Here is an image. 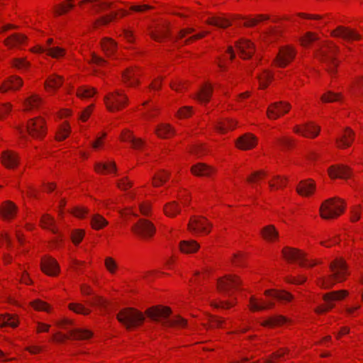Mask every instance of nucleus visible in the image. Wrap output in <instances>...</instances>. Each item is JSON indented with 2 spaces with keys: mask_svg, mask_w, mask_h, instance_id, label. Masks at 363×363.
Wrapping results in <instances>:
<instances>
[{
  "mask_svg": "<svg viewBox=\"0 0 363 363\" xmlns=\"http://www.w3.org/2000/svg\"><path fill=\"white\" fill-rule=\"evenodd\" d=\"M332 274L328 277L320 278L318 284L324 289L332 287L335 282H340L345 279L347 275V267L342 259H337L330 264Z\"/></svg>",
  "mask_w": 363,
  "mask_h": 363,
  "instance_id": "2",
  "label": "nucleus"
},
{
  "mask_svg": "<svg viewBox=\"0 0 363 363\" xmlns=\"http://www.w3.org/2000/svg\"><path fill=\"white\" fill-rule=\"evenodd\" d=\"M332 35L336 37H341L348 41L359 38V35L354 30L342 26L337 27L336 30L333 31Z\"/></svg>",
  "mask_w": 363,
  "mask_h": 363,
  "instance_id": "22",
  "label": "nucleus"
},
{
  "mask_svg": "<svg viewBox=\"0 0 363 363\" xmlns=\"http://www.w3.org/2000/svg\"><path fill=\"white\" fill-rule=\"evenodd\" d=\"M96 93V90L91 87L83 86L77 91V96L81 98H89Z\"/></svg>",
  "mask_w": 363,
  "mask_h": 363,
  "instance_id": "51",
  "label": "nucleus"
},
{
  "mask_svg": "<svg viewBox=\"0 0 363 363\" xmlns=\"http://www.w3.org/2000/svg\"><path fill=\"white\" fill-rule=\"evenodd\" d=\"M316 40H318V37L315 34L311 32H308L303 38H301V43L302 45L307 46L311 43Z\"/></svg>",
  "mask_w": 363,
  "mask_h": 363,
  "instance_id": "57",
  "label": "nucleus"
},
{
  "mask_svg": "<svg viewBox=\"0 0 363 363\" xmlns=\"http://www.w3.org/2000/svg\"><path fill=\"white\" fill-rule=\"evenodd\" d=\"M264 295L268 297H271L272 298H276L279 301H289L293 298L292 295L289 292L275 289L266 290L264 291Z\"/></svg>",
  "mask_w": 363,
  "mask_h": 363,
  "instance_id": "28",
  "label": "nucleus"
},
{
  "mask_svg": "<svg viewBox=\"0 0 363 363\" xmlns=\"http://www.w3.org/2000/svg\"><path fill=\"white\" fill-rule=\"evenodd\" d=\"M71 213L76 217L83 218L88 213V210L84 207H75Z\"/></svg>",
  "mask_w": 363,
  "mask_h": 363,
  "instance_id": "63",
  "label": "nucleus"
},
{
  "mask_svg": "<svg viewBox=\"0 0 363 363\" xmlns=\"http://www.w3.org/2000/svg\"><path fill=\"white\" fill-rule=\"evenodd\" d=\"M1 162L7 168H14L18 164V157L16 153L11 151H4L1 155Z\"/></svg>",
  "mask_w": 363,
  "mask_h": 363,
  "instance_id": "25",
  "label": "nucleus"
},
{
  "mask_svg": "<svg viewBox=\"0 0 363 363\" xmlns=\"http://www.w3.org/2000/svg\"><path fill=\"white\" fill-rule=\"evenodd\" d=\"M214 172L213 167L203 163H199L191 167V172L199 177H209Z\"/></svg>",
  "mask_w": 363,
  "mask_h": 363,
  "instance_id": "29",
  "label": "nucleus"
},
{
  "mask_svg": "<svg viewBox=\"0 0 363 363\" xmlns=\"http://www.w3.org/2000/svg\"><path fill=\"white\" fill-rule=\"evenodd\" d=\"M69 335L58 333V337L57 340L58 341H64L66 339L72 338L74 340H85L91 337L92 333L87 330H82V329H73L69 331Z\"/></svg>",
  "mask_w": 363,
  "mask_h": 363,
  "instance_id": "16",
  "label": "nucleus"
},
{
  "mask_svg": "<svg viewBox=\"0 0 363 363\" xmlns=\"http://www.w3.org/2000/svg\"><path fill=\"white\" fill-rule=\"evenodd\" d=\"M288 349H281L280 350L273 353L269 358L265 360V363H275L276 360L281 358L285 353L288 352Z\"/></svg>",
  "mask_w": 363,
  "mask_h": 363,
  "instance_id": "56",
  "label": "nucleus"
},
{
  "mask_svg": "<svg viewBox=\"0 0 363 363\" xmlns=\"http://www.w3.org/2000/svg\"><path fill=\"white\" fill-rule=\"evenodd\" d=\"M257 144V138L250 133H246L238 138L236 146L242 150H247L253 148Z\"/></svg>",
  "mask_w": 363,
  "mask_h": 363,
  "instance_id": "18",
  "label": "nucleus"
},
{
  "mask_svg": "<svg viewBox=\"0 0 363 363\" xmlns=\"http://www.w3.org/2000/svg\"><path fill=\"white\" fill-rule=\"evenodd\" d=\"M290 108L291 106L288 103L284 101L274 102L269 106L267 114L269 118L277 119L287 113Z\"/></svg>",
  "mask_w": 363,
  "mask_h": 363,
  "instance_id": "12",
  "label": "nucleus"
},
{
  "mask_svg": "<svg viewBox=\"0 0 363 363\" xmlns=\"http://www.w3.org/2000/svg\"><path fill=\"white\" fill-rule=\"evenodd\" d=\"M104 101L110 111H115L120 110L127 104L128 98L120 91L116 90L108 94L104 97Z\"/></svg>",
  "mask_w": 363,
  "mask_h": 363,
  "instance_id": "7",
  "label": "nucleus"
},
{
  "mask_svg": "<svg viewBox=\"0 0 363 363\" xmlns=\"http://www.w3.org/2000/svg\"><path fill=\"white\" fill-rule=\"evenodd\" d=\"M241 281L235 275H227L218 281V291L225 296H230L234 291L238 290Z\"/></svg>",
  "mask_w": 363,
  "mask_h": 363,
  "instance_id": "6",
  "label": "nucleus"
},
{
  "mask_svg": "<svg viewBox=\"0 0 363 363\" xmlns=\"http://www.w3.org/2000/svg\"><path fill=\"white\" fill-rule=\"evenodd\" d=\"M236 47L243 59L251 57L255 50L254 44L247 40H240L237 43Z\"/></svg>",
  "mask_w": 363,
  "mask_h": 363,
  "instance_id": "20",
  "label": "nucleus"
},
{
  "mask_svg": "<svg viewBox=\"0 0 363 363\" xmlns=\"http://www.w3.org/2000/svg\"><path fill=\"white\" fill-rule=\"evenodd\" d=\"M18 325L16 319L10 315H4L0 317V327L11 326L15 328Z\"/></svg>",
  "mask_w": 363,
  "mask_h": 363,
  "instance_id": "47",
  "label": "nucleus"
},
{
  "mask_svg": "<svg viewBox=\"0 0 363 363\" xmlns=\"http://www.w3.org/2000/svg\"><path fill=\"white\" fill-rule=\"evenodd\" d=\"M341 199L332 198L325 201L320 208V216L324 219H332L340 216L344 211Z\"/></svg>",
  "mask_w": 363,
  "mask_h": 363,
  "instance_id": "4",
  "label": "nucleus"
},
{
  "mask_svg": "<svg viewBox=\"0 0 363 363\" xmlns=\"http://www.w3.org/2000/svg\"><path fill=\"white\" fill-rule=\"evenodd\" d=\"M315 189L314 182H301L296 187V191L301 196H309Z\"/></svg>",
  "mask_w": 363,
  "mask_h": 363,
  "instance_id": "31",
  "label": "nucleus"
},
{
  "mask_svg": "<svg viewBox=\"0 0 363 363\" xmlns=\"http://www.w3.org/2000/svg\"><path fill=\"white\" fill-rule=\"evenodd\" d=\"M68 3H63L59 5L58 8L56 9L55 13L57 15H62L67 12L69 9H72L74 5L72 4L73 0H67Z\"/></svg>",
  "mask_w": 363,
  "mask_h": 363,
  "instance_id": "55",
  "label": "nucleus"
},
{
  "mask_svg": "<svg viewBox=\"0 0 363 363\" xmlns=\"http://www.w3.org/2000/svg\"><path fill=\"white\" fill-rule=\"evenodd\" d=\"M13 65L19 69L23 70L26 69L30 66V63L24 59H15Z\"/></svg>",
  "mask_w": 363,
  "mask_h": 363,
  "instance_id": "60",
  "label": "nucleus"
},
{
  "mask_svg": "<svg viewBox=\"0 0 363 363\" xmlns=\"http://www.w3.org/2000/svg\"><path fill=\"white\" fill-rule=\"evenodd\" d=\"M206 23L222 28H225L231 24L228 19L222 17H212L208 18Z\"/></svg>",
  "mask_w": 363,
  "mask_h": 363,
  "instance_id": "39",
  "label": "nucleus"
},
{
  "mask_svg": "<svg viewBox=\"0 0 363 363\" xmlns=\"http://www.w3.org/2000/svg\"><path fill=\"white\" fill-rule=\"evenodd\" d=\"M42 102V99L38 95H32L31 96L26 99L24 102L26 110L28 111L33 108H38Z\"/></svg>",
  "mask_w": 363,
  "mask_h": 363,
  "instance_id": "37",
  "label": "nucleus"
},
{
  "mask_svg": "<svg viewBox=\"0 0 363 363\" xmlns=\"http://www.w3.org/2000/svg\"><path fill=\"white\" fill-rule=\"evenodd\" d=\"M95 170L97 172H101L102 171L112 172H116V167L115 162H110L108 163L99 162L95 164Z\"/></svg>",
  "mask_w": 363,
  "mask_h": 363,
  "instance_id": "45",
  "label": "nucleus"
},
{
  "mask_svg": "<svg viewBox=\"0 0 363 363\" xmlns=\"http://www.w3.org/2000/svg\"><path fill=\"white\" fill-rule=\"evenodd\" d=\"M33 51L38 52H46L48 55L55 58L62 57L65 54V50L60 47H48L43 48L40 46H38L35 48Z\"/></svg>",
  "mask_w": 363,
  "mask_h": 363,
  "instance_id": "30",
  "label": "nucleus"
},
{
  "mask_svg": "<svg viewBox=\"0 0 363 363\" xmlns=\"http://www.w3.org/2000/svg\"><path fill=\"white\" fill-rule=\"evenodd\" d=\"M337 50V48L331 44L320 48L317 53L319 59L326 65V70L331 77L335 76L338 65V62L334 57Z\"/></svg>",
  "mask_w": 363,
  "mask_h": 363,
  "instance_id": "3",
  "label": "nucleus"
},
{
  "mask_svg": "<svg viewBox=\"0 0 363 363\" xmlns=\"http://www.w3.org/2000/svg\"><path fill=\"white\" fill-rule=\"evenodd\" d=\"M62 83V79L60 77L57 75H52L45 82V86L46 88L50 87L56 89L60 87Z\"/></svg>",
  "mask_w": 363,
  "mask_h": 363,
  "instance_id": "49",
  "label": "nucleus"
},
{
  "mask_svg": "<svg viewBox=\"0 0 363 363\" xmlns=\"http://www.w3.org/2000/svg\"><path fill=\"white\" fill-rule=\"evenodd\" d=\"M164 213L169 217H174L180 212L178 204L175 202H170L164 207Z\"/></svg>",
  "mask_w": 363,
  "mask_h": 363,
  "instance_id": "44",
  "label": "nucleus"
},
{
  "mask_svg": "<svg viewBox=\"0 0 363 363\" xmlns=\"http://www.w3.org/2000/svg\"><path fill=\"white\" fill-rule=\"evenodd\" d=\"M117 319L127 329H130L142 323L145 320V316L142 313L130 308L121 311L117 315Z\"/></svg>",
  "mask_w": 363,
  "mask_h": 363,
  "instance_id": "5",
  "label": "nucleus"
},
{
  "mask_svg": "<svg viewBox=\"0 0 363 363\" xmlns=\"http://www.w3.org/2000/svg\"><path fill=\"white\" fill-rule=\"evenodd\" d=\"M294 130L303 136L315 138L318 135L320 128L311 123H306L303 127L295 126Z\"/></svg>",
  "mask_w": 363,
  "mask_h": 363,
  "instance_id": "21",
  "label": "nucleus"
},
{
  "mask_svg": "<svg viewBox=\"0 0 363 363\" xmlns=\"http://www.w3.org/2000/svg\"><path fill=\"white\" fill-rule=\"evenodd\" d=\"M263 237L267 240H273L274 238L278 237V232L274 225H267L261 231Z\"/></svg>",
  "mask_w": 363,
  "mask_h": 363,
  "instance_id": "42",
  "label": "nucleus"
},
{
  "mask_svg": "<svg viewBox=\"0 0 363 363\" xmlns=\"http://www.w3.org/2000/svg\"><path fill=\"white\" fill-rule=\"evenodd\" d=\"M121 138L123 141L130 142L134 149H140L145 145V142L142 139L135 138L128 130L122 132Z\"/></svg>",
  "mask_w": 363,
  "mask_h": 363,
  "instance_id": "26",
  "label": "nucleus"
},
{
  "mask_svg": "<svg viewBox=\"0 0 363 363\" xmlns=\"http://www.w3.org/2000/svg\"><path fill=\"white\" fill-rule=\"evenodd\" d=\"M167 26L165 25L157 26L155 30L150 33V36L155 40L160 42L162 38L167 35Z\"/></svg>",
  "mask_w": 363,
  "mask_h": 363,
  "instance_id": "36",
  "label": "nucleus"
},
{
  "mask_svg": "<svg viewBox=\"0 0 363 363\" xmlns=\"http://www.w3.org/2000/svg\"><path fill=\"white\" fill-rule=\"evenodd\" d=\"M16 212V206L14 203L6 201L5 202L1 208V213L4 218H11L13 217Z\"/></svg>",
  "mask_w": 363,
  "mask_h": 363,
  "instance_id": "34",
  "label": "nucleus"
},
{
  "mask_svg": "<svg viewBox=\"0 0 363 363\" xmlns=\"http://www.w3.org/2000/svg\"><path fill=\"white\" fill-rule=\"evenodd\" d=\"M27 133L33 138L40 139L46 134L45 123L43 118L36 117L29 120L26 125Z\"/></svg>",
  "mask_w": 363,
  "mask_h": 363,
  "instance_id": "8",
  "label": "nucleus"
},
{
  "mask_svg": "<svg viewBox=\"0 0 363 363\" xmlns=\"http://www.w3.org/2000/svg\"><path fill=\"white\" fill-rule=\"evenodd\" d=\"M208 226H211L210 223L203 217H192L188 224V229L193 233H208L210 230Z\"/></svg>",
  "mask_w": 363,
  "mask_h": 363,
  "instance_id": "13",
  "label": "nucleus"
},
{
  "mask_svg": "<svg viewBox=\"0 0 363 363\" xmlns=\"http://www.w3.org/2000/svg\"><path fill=\"white\" fill-rule=\"evenodd\" d=\"M108 224V221L101 215L94 214L91 219V225L95 230H100Z\"/></svg>",
  "mask_w": 363,
  "mask_h": 363,
  "instance_id": "40",
  "label": "nucleus"
},
{
  "mask_svg": "<svg viewBox=\"0 0 363 363\" xmlns=\"http://www.w3.org/2000/svg\"><path fill=\"white\" fill-rule=\"evenodd\" d=\"M69 308L74 312L79 314L87 315L90 313V310L86 308L82 304L80 303H70Z\"/></svg>",
  "mask_w": 363,
  "mask_h": 363,
  "instance_id": "52",
  "label": "nucleus"
},
{
  "mask_svg": "<svg viewBox=\"0 0 363 363\" xmlns=\"http://www.w3.org/2000/svg\"><path fill=\"white\" fill-rule=\"evenodd\" d=\"M348 292L346 290L332 291L323 295L325 306H319L315 309L317 313H323L334 307L333 301H340L347 296Z\"/></svg>",
  "mask_w": 363,
  "mask_h": 363,
  "instance_id": "9",
  "label": "nucleus"
},
{
  "mask_svg": "<svg viewBox=\"0 0 363 363\" xmlns=\"http://www.w3.org/2000/svg\"><path fill=\"white\" fill-rule=\"evenodd\" d=\"M33 308L36 310H40V311H49V306L48 305L40 301V300H36L35 301L33 302L32 303Z\"/></svg>",
  "mask_w": 363,
  "mask_h": 363,
  "instance_id": "62",
  "label": "nucleus"
},
{
  "mask_svg": "<svg viewBox=\"0 0 363 363\" xmlns=\"http://www.w3.org/2000/svg\"><path fill=\"white\" fill-rule=\"evenodd\" d=\"M328 174L333 179H347L350 177V169L344 164L333 165L328 169Z\"/></svg>",
  "mask_w": 363,
  "mask_h": 363,
  "instance_id": "17",
  "label": "nucleus"
},
{
  "mask_svg": "<svg viewBox=\"0 0 363 363\" xmlns=\"http://www.w3.org/2000/svg\"><path fill=\"white\" fill-rule=\"evenodd\" d=\"M105 266L108 271L111 274H113L118 267L116 261L110 257L105 259Z\"/></svg>",
  "mask_w": 363,
  "mask_h": 363,
  "instance_id": "58",
  "label": "nucleus"
},
{
  "mask_svg": "<svg viewBox=\"0 0 363 363\" xmlns=\"http://www.w3.org/2000/svg\"><path fill=\"white\" fill-rule=\"evenodd\" d=\"M168 173L165 172L164 171L160 172L153 177V179L155 180V182H153V185L155 186H158L160 184L165 182L168 178Z\"/></svg>",
  "mask_w": 363,
  "mask_h": 363,
  "instance_id": "54",
  "label": "nucleus"
},
{
  "mask_svg": "<svg viewBox=\"0 0 363 363\" xmlns=\"http://www.w3.org/2000/svg\"><path fill=\"white\" fill-rule=\"evenodd\" d=\"M212 86L211 85H205L202 86L200 91L196 94V98L200 102H208L212 94Z\"/></svg>",
  "mask_w": 363,
  "mask_h": 363,
  "instance_id": "33",
  "label": "nucleus"
},
{
  "mask_svg": "<svg viewBox=\"0 0 363 363\" xmlns=\"http://www.w3.org/2000/svg\"><path fill=\"white\" fill-rule=\"evenodd\" d=\"M101 47L106 55H110L114 53L116 48V44L110 38H104L101 43Z\"/></svg>",
  "mask_w": 363,
  "mask_h": 363,
  "instance_id": "41",
  "label": "nucleus"
},
{
  "mask_svg": "<svg viewBox=\"0 0 363 363\" xmlns=\"http://www.w3.org/2000/svg\"><path fill=\"white\" fill-rule=\"evenodd\" d=\"M354 132L350 129L346 128L343 134L336 139L337 146L340 148H346L350 147L354 140Z\"/></svg>",
  "mask_w": 363,
  "mask_h": 363,
  "instance_id": "24",
  "label": "nucleus"
},
{
  "mask_svg": "<svg viewBox=\"0 0 363 363\" xmlns=\"http://www.w3.org/2000/svg\"><path fill=\"white\" fill-rule=\"evenodd\" d=\"M41 224L43 228L50 230L54 233H57L54 227V220L49 215H45L41 218Z\"/></svg>",
  "mask_w": 363,
  "mask_h": 363,
  "instance_id": "48",
  "label": "nucleus"
},
{
  "mask_svg": "<svg viewBox=\"0 0 363 363\" xmlns=\"http://www.w3.org/2000/svg\"><path fill=\"white\" fill-rule=\"evenodd\" d=\"M282 254L287 260L297 261L302 267L308 266L306 264L308 259L306 258V255L297 249L285 247L282 250ZM315 264V262L309 264L308 267H312Z\"/></svg>",
  "mask_w": 363,
  "mask_h": 363,
  "instance_id": "11",
  "label": "nucleus"
},
{
  "mask_svg": "<svg viewBox=\"0 0 363 363\" xmlns=\"http://www.w3.org/2000/svg\"><path fill=\"white\" fill-rule=\"evenodd\" d=\"M179 247L184 253H192L199 249V245L194 240H183L180 242Z\"/></svg>",
  "mask_w": 363,
  "mask_h": 363,
  "instance_id": "32",
  "label": "nucleus"
},
{
  "mask_svg": "<svg viewBox=\"0 0 363 363\" xmlns=\"http://www.w3.org/2000/svg\"><path fill=\"white\" fill-rule=\"evenodd\" d=\"M40 266L42 271L50 276H56L60 271V267L56 260L50 257H43Z\"/></svg>",
  "mask_w": 363,
  "mask_h": 363,
  "instance_id": "15",
  "label": "nucleus"
},
{
  "mask_svg": "<svg viewBox=\"0 0 363 363\" xmlns=\"http://www.w3.org/2000/svg\"><path fill=\"white\" fill-rule=\"evenodd\" d=\"M132 230L137 235L143 238L152 237L155 232V228L153 224L145 219H140L133 227Z\"/></svg>",
  "mask_w": 363,
  "mask_h": 363,
  "instance_id": "10",
  "label": "nucleus"
},
{
  "mask_svg": "<svg viewBox=\"0 0 363 363\" xmlns=\"http://www.w3.org/2000/svg\"><path fill=\"white\" fill-rule=\"evenodd\" d=\"M267 19H269L268 16L259 15L256 18H246L244 23V26L247 27H252L255 26L258 22Z\"/></svg>",
  "mask_w": 363,
  "mask_h": 363,
  "instance_id": "53",
  "label": "nucleus"
},
{
  "mask_svg": "<svg viewBox=\"0 0 363 363\" xmlns=\"http://www.w3.org/2000/svg\"><path fill=\"white\" fill-rule=\"evenodd\" d=\"M277 143L284 148H289L293 145V140L289 138H281L277 139Z\"/></svg>",
  "mask_w": 363,
  "mask_h": 363,
  "instance_id": "64",
  "label": "nucleus"
},
{
  "mask_svg": "<svg viewBox=\"0 0 363 363\" xmlns=\"http://www.w3.org/2000/svg\"><path fill=\"white\" fill-rule=\"evenodd\" d=\"M258 78L260 88H265L267 86V82L272 79V74L268 72H264L262 75L259 76Z\"/></svg>",
  "mask_w": 363,
  "mask_h": 363,
  "instance_id": "61",
  "label": "nucleus"
},
{
  "mask_svg": "<svg viewBox=\"0 0 363 363\" xmlns=\"http://www.w3.org/2000/svg\"><path fill=\"white\" fill-rule=\"evenodd\" d=\"M138 72L133 68H128L122 73V78L125 84L132 86L138 84Z\"/></svg>",
  "mask_w": 363,
  "mask_h": 363,
  "instance_id": "27",
  "label": "nucleus"
},
{
  "mask_svg": "<svg viewBox=\"0 0 363 363\" xmlns=\"http://www.w3.org/2000/svg\"><path fill=\"white\" fill-rule=\"evenodd\" d=\"M155 133L159 137L167 138L174 135V130L169 124L162 123L157 127Z\"/></svg>",
  "mask_w": 363,
  "mask_h": 363,
  "instance_id": "35",
  "label": "nucleus"
},
{
  "mask_svg": "<svg viewBox=\"0 0 363 363\" xmlns=\"http://www.w3.org/2000/svg\"><path fill=\"white\" fill-rule=\"evenodd\" d=\"M274 303L271 299L267 300H257L255 297L251 296L250 298V308L252 311H260L272 308Z\"/></svg>",
  "mask_w": 363,
  "mask_h": 363,
  "instance_id": "19",
  "label": "nucleus"
},
{
  "mask_svg": "<svg viewBox=\"0 0 363 363\" xmlns=\"http://www.w3.org/2000/svg\"><path fill=\"white\" fill-rule=\"evenodd\" d=\"M296 52L291 47L283 48L276 59V63L279 67H284L286 66L295 57Z\"/></svg>",
  "mask_w": 363,
  "mask_h": 363,
  "instance_id": "14",
  "label": "nucleus"
},
{
  "mask_svg": "<svg viewBox=\"0 0 363 363\" xmlns=\"http://www.w3.org/2000/svg\"><path fill=\"white\" fill-rule=\"evenodd\" d=\"M171 312V309L168 307L157 306L148 308L146 314L151 320L160 323L164 327H184L186 325V320L180 316L169 318Z\"/></svg>",
  "mask_w": 363,
  "mask_h": 363,
  "instance_id": "1",
  "label": "nucleus"
},
{
  "mask_svg": "<svg viewBox=\"0 0 363 363\" xmlns=\"http://www.w3.org/2000/svg\"><path fill=\"white\" fill-rule=\"evenodd\" d=\"M116 15H117V13H113V15L105 16H102V17L99 18L94 23L95 27H96L98 26H100V25H106V24H108L109 22H111L116 16Z\"/></svg>",
  "mask_w": 363,
  "mask_h": 363,
  "instance_id": "59",
  "label": "nucleus"
},
{
  "mask_svg": "<svg viewBox=\"0 0 363 363\" xmlns=\"http://www.w3.org/2000/svg\"><path fill=\"white\" fill-rule=\"evenodd\" d=\"M236 121L232 119H227L224 122H218L215 126L216 128L220 133H224L228 130L233 129L235 127Z\"/></svg>",
  "mask_w": 363,
  "mask_h": 363,
  "instance_id": "43",
  "label": "nucleus"
},
{
  "mask_svg": "<svg viewBox=\"0 0 363 363\" xmlns=\"http://www.w3.org/2000/svg\"><path fill=\"white\" fill-rule=\"evenodd\" d=\"M26 40L25 35L13 34L5 40V45L9 47H14L21 45Z\"/></svg>",
  "mask_w": 363,
  "mask_h": 363,
  "instance_id": "38",
  "label": "nucleus"
},
{
  "mask_svg": "<svg viewBox=\"0 0 363 363\" xmlns=\"http://www.w3.org/2000/svg\"><path fill=\"white\" fill-rule=\"evenodd\" d=\"M342 96L340 93H334L331 91H328L327 93L321 96V100L325 103H330L339 101Z\"/></svg>",
  "mask_w": 363,
  "mask_h": 363,
  "instance_id": "50",
  "label": "nucleus"
},
{
  "mask_svg": "<svg viewBox=\"0 0 363 363\" xmlns=\"http://www.w3.org/2000/svg\"><path fill=\"white\" fill-rule=\"evenodd\" d=\"M287 322L286 318L282 315H277L273 318H270L268 320H264L262 325L263 326H274L279 325Z\"/></svg>",
  "mask_w": 363,
  "mask_h": 363,
  "instance_id": "46",
  "label": "nucleus"
},
{
  "mask_svg": "<svg viewBox=\"0 0 363 363\" xmlns=\"http://www.w3.org/2000/svg\"><path fill=\"white\" fill-rule=\"evenodd\" d=\"M22 85L23 80L20 77L12 76L2 84L0 86V91L1 92H6L8 90H17Z\"/></svg>",
  "mask_w": 363,
  "mask_h": 363,
  "instance_id": "23",
  "label": "nucleus"
}]
</instances>
